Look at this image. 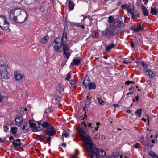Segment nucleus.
Here are the masks:
<instances>
[{"label":"nucleus","mask_w":158,"mask_h":158,"mask_svg":"<svg viewBox=\"0 0 158 158\" xmlns=\"http://www.w3.org/2000/svg\"><path fill=\"white\" fill-rule=\"evenodd\" d=\"M87 125L84 121L81 122V124L79 128L76 129L77 133L82 138L83 141L85 143L87 151L90 158H93V153L94 149L95 148V145L92 143L90 136L89 135L85 136L86 133L85 130L86 129Z\"/></svg>","instance_id":"nucleus-1"},{"label":"nucleus","mask_w":158,"mask_h":158,"mask_svg":"<svg viewBox=\"0 0 158 158\" xmlns=\"http://www.w3.org/2000/svg\"><path fill=\"white\" fill-rule=\"evenodd\" d=\"M9 16L10 19L16 22L23 23L26 19V12L18 8L11 9Z\"/></svg>","instance_id":"nucleus-2"},{"label":"nucleus","mask_w":158,"mask_h":158,"mask_svg":"<svg viewBox=\"0 0 158 158\" xmlns=\"http://www.w3.org/2000/svg\"><path fill=\"white\" fill-rule=\"evenodd\" d=\"M67 42V34L65 32H63L62 36H58L53 42V43H55V44L53 45L54 51L55 52L59 51L62 47Z\"/></svg>","instance_id":"nucleus-3"},{"label":"nucleus","mask_w":158,"mask_h":158,"mask_svg":"<svg viewBox=\"0 0 158 158\" xmlns=\"http://www.w3.org/2000/svg\"><path fill=\"white\" fill-rule=\"evenodd\" d=\"M9 67L6 64L0 65V75L1 77L4 79H8L10 77V74L9 71Z\"/></svg>","instance_id":"nucleus-4"},{"label":"nucleus","mask_w":158,"mask_h":158,"mask_svg":"<svg viewBox=\"0 0 158 158\" xmlns=\"http://www.w3.org/2000/svg\"><path fill=\"white\" fill-rule=\"evenodd\" d=\"M10 23L6 18L2 15H0V28L7 32H10L11 30L9 28Z\"/></svg>","instance_id":"nucleus-5"},{"label":"nucleus","mask_w":158,"mask_h":158,"mask_svg":"<svg viewBox=\"0 0 158 158\" xmlns=\"http://www.w3.org/2000/svg\"><path fill=\"white\" fill-rule=\"evenodd\" d=\"M114 31L113 29H106L102 31V34L105 37L113 36L115 35Z\"/></svg>","instance_id":"nucleus-6"},{"label":"nucleus","mask_w":158,"mask_h":158,"mask_svg":"<svg viewBox=\"0 0 158 158\" xmlns=\"http://www.w3.org/2000/svg\"><path fill=\"white\" fill-rule=\"evenodd\" d=\"M93 151L94 152L93 153V156L94 154L96 156H99L102 157H104L106 156L105 152L101 149H97L96 146H95V148L94 149Z\"/></svg>","instance_id":"nucleus-7"},{"label":"nucleus","mask_w":158,"mask_h":158,"mask_svg":"<svg viewBox=\"0 0 158 158\" xmlns=\"http://www.w3.org/2000/svg\"><path fill=\"white\" fill-rule=\"evenodd\" d=\"M52 110L50 108H48L46 109L45 112L44 114V118H53V115L51 113Z\"/></svg>","instance_id":"nucleus-8"},{"label":"nucleus","mask_w":158,"mask_h":158,"mask_svg":"<svg viewBox=\"0 0 158 158\" xmlns=\"http://www.w3.org/2000/svg\"><path fill=\"white\" fill-rule=\"evenodd\" d=\"M14 78L15 80L20 81H22L23 74L19 71H16L14 73Z\"/></svg>","instance_id":"nucleus-9"},{"label":"nucleus","mask_w":158,"mask_h":158,"mask_svg":"<svg viewBox=\"0 0 158 158\" xmlns=\"http://www.w3.org/2000/svg\"><path fill=\"white\" fill-rule=\"evenodd\" d=\"M81 58L78 57H76L73 60L71 64V65H78L80 63Z\"/></svg>","instance_id":"nucleus-10"},{"label":"nucleus","mask_w":158,"mask_h":158,"mask_svg":"<svg viewBox=\"0 0 158 158\" xmlns=\"http://www.w3.org/2000/svg\"><path fill=\"white\" fill-rule=\"evenodd\" d=\"M27 109L26 108L22 109L20 111L19 113V116H18L16 117L15 118H22V116L23 115H25L27 113Z\"/></svg>","instance_id":"nucleus-11"},{"label":"nucleus","mask_w":158,"mask_h":158,"mask_svg":"<svg viewBox=\"0 0 158 158\" xmlns=\"http://www.w3.org/2000/svg\"><path fill=\"white\" fill-rule=\"evenodd\" d=\"M127 12L131 15L133 14L134 11V6L133 5L129 4L127 7Z\"/></svg>","instance_id":"nucleus-12"},{"label":"nucleus","mask_w":158,"mask_h":158,"mask_svg":"<svg viewBox=\"0 0 158 158\" xmlns=\"http://www.w3.org/2000/svg\"><path fill=\"white\" fill-rule=\"evenodd\" d=\"M42 125L43 127V129H44V128L48 129V127H49L50 129L52 128V126L50 125V123L47 122L45 121L43 122Z\"/></svg>","instance_id":"nucleus-13"},{"label":"nucleus","mask_w":158,"mask_h":158,"mask_svg":"<svg viewBox=\"0 0 158 158\" xmlns=\"http://www.w3.org/2000/svg\"><path fill=\"white\" fill-rule=\"evenodd\" d=\"M146 74L149 78L153 77L155 76V73L152 71L146 69Z\"/></svg>","instance_id":"nucleus-14"},{"label":"nucleus","mask_w":158,"mask_h":158,"mask_svg":"<svg viewBox=\"0 0 158 158\" xmlns=\"http://www.w3.org/2000/svg\"><path fill=\"white\" fill-rule=\"evenodd\" d=\"M90 81L88 77H85L83 82V84L85 88L87 87L90 83Z\"/></svg>","instance_id":"nucleus-15"},{"label":"nucleus","mask_w":158,"mask_h":158,"mask_svg":"<svg viewBox=\"0 0 158 158\" xmlns=\"http://www.w3.org/2000/svg\"><path fill=\"white\" fill-rule=\"evenodd\" d=\"M56 90L60 94L62 93L64 90V87L63 85L60 83L58 85Z\"/></svg>","instance_id":"nucleus-16"},{"label":"nucleus","mask_w":158,"mask_h":158,"mask_svg":"<svg viewBox=\"0 0 158 158\" xmlns=\"http://www.w3.org/2000/svg\"><path fill=\"white\" fill-rule=\"evenodd\" d=\"M141 8L143 15L145 16H147L149 14V12L145 6L142 5L141 6Z\"/></svg>","instance_id":"nucleus-17"},{"label":"nucleus","mask_w":158,"mask_h":158,"mask_svg":"<svg viewBox=\"0 0 158 158\" xmlns=\"http://www.w3.org/2000/svg\"><path fill=\"white\" fill-rule=\"evenodd\" d=\"M108 21L111 25L113 26L114 24L116 22H118L117 20L114 19V18L111 16L109 17L108 18Z\"/></svg>","instance_id":"nucleus-18"},{"label":"nucleus","mask_w":158,"mask_h":158,"mask_svg":"<svg viewBox=\"0 0 158 158\" xmlns=\"http://www.w3.org/2000/svg\"><path fill=\"white\" fill-rule=\"evenodd\" d=\"M22 125H23L22 130L23 131V132L25 133H28L29 131V130L28 128L27 123L24 122L22 124Z\"/></svg>","instance_id":"nucleus-19"},{"label":"nucleus","mask_w":158,"mask_h":158,"mask_svg":"<svg viewBox=\"0 0 158 158\" xmlns=\"http://www.w3.org/2000/svg\"><path fill=\"white\" fill-rule=\"evenodd\" d=\"M69 5V11L72 10L74 8L75 4L71 0H69L68 2Z\"/></svg>","instance_id":"nucleus-20"},{"label":"nucleus","mask_w":158,"mask_h":158,"mask_svg":"<svg viewBox=\"0 0 158 158\" xmlns=\"http://www.w3.org/2000/svg\"><path fill=\"white\" fill-rule=\"evenodd\" d=\"M56 131L55 130L47 131H46V134L50 137L55 135Z\"/></svg>","instance_id":"nucleus-21"},{"label":"nucleus","mask_w":158,"mask_h":158,"mask_svg":"<svg viewBox=\"0 0 158 158\" xmlns=\"http://www.w3.org/2000/svg\"><path fill=\"white\" fill-rule=\"evenodd\" d=\"M13 144L15 147H20L22 144V143L20 142V140L19 139H18L15 141Z\"/></svg>","instance_id":"nucleus-22"},{"label":"nucleus","mask_w":158,"mask_h":158,"mask_svg":"<svg viewBox=\"0 0 158 158\" xmlns=\"http://www.w3.org/2000/svg\"><path fill=\"white\" fill-rule=\"evenodd\" d=\"M131 18L132 19H135L139 17V12L138 10H135L133 12V14H131Z\"/></svg>","instance_id":"nucleus-23"},{"label":"nucleus","mask_w":158,"mask_h":158,"mask_svg":"<svg viewBox=\"0 0 158 158\" xmlns=\"http://www.w3.org/2000/svg\"><path fill=\"white\" fill-rule=\"evenodd\" d=\"M43 127L42 126L38 125V126L33 129V131L35 132L38 131H42L43 130Z\"/></svg>","instance_id":"nucleus-24"},{"label":"nucleus","mask_w":158,"mask_h":158,"mask_svg":"<svg viewBox=\"0 0 158 158\" xmlns=\"http://www.w3.org/2000/svg\"><path fill=\"white\" fill-rule=\"evenodd\" d=\"M116 46V44H114L113 43L111 44H109L107 46L106 48V51H109L111 49L114 47Z\"/></svg>","instance_id":"nucleus-25"},{"label":"nucleus","mask_w":158,"mask_h":158,"mask_svg":"<svg viewBox=\"0 0 158 158\" xmlns=\"http://www.w3.org/2000/svg\"><path fill=\"white\" fill-rule=\"evenodd\" d=\"M48 39L49 38L48 36H45L42 39L41 42L43 44H45L47 43Z\"/></svg>","instance_id":"nucleus-26"},{"label":"nucleus","mask_w":158,"mask_h":158,"mask_svg":"<svg viewBox=\"0 0 158 158\" xmlns=\"http://www.w3.org/2000/svg\"><path fill=\"white\" fill-rule=\"evenodd\" d=\"M15 122H16V124L17 125L19 126H21L22 124L24 122H23V119H15Z\"/></svg>","instance_id":"nucleus-27"},{"label":"nucleus","mask_w":158,"mask_h":158,"mask_svg":"<svg viewBox=\"0 0 158 158\" xmlns=\"http://www.w3.org/2000/svg\"><path fill=\"white\" fill-rule=\"evenodd\" d=\"M142 110L141 109H139L137 110L135 112V115L138 116V117H140L141 116Z\"/></svg>","instance_id":"nucleus-28"},{"label":"nucleus","mask_w":158,"mask_h":158,"mask_svg":"<svg viewBox=\"0 0 158 158\" xmlns=\"http://www.w3.org/2000/svg\"><path fill=\"white\" fill-rule=\"evenodd\" d=\"M89 86V89L90 90L94 89L96 88L95 84L94 82L90 83Z\"/></svg>","instance_id":"nucleus-29"},{"label":"nucleus","mask_w":158,"mask_h":158,"mask_svg":"<svg viewBox=\"0 0 158 158\" xmlns=\"http://www.w3.org/2000/svg\"><path fill=\"white\" fill-rule=\"evenodd\" d=\"M74 25L76 26L80 27L83 29H85L84 24L82 23H74Z\"/></svg>","instance_id":"nucleus-30"},{"label":"nucleus","mask_w":158,"mask_h":158,"mask_svg":"<svg viewBox=\"0 0 158 158\" xmlns=\"http://www.w3.org/2000/svg\"><path fill=\"white\" fill-rule=\"evenodd\" d=\"M70 83L71 86L73 88L75 87L77 85V83L76 81L75 80H71Z\"/></svg>","instance_id":"nucleus-31"},{"label":"nucleus","mask_w":158,"mask_h":158,"mask_svg":"<svg viewBox=\"0 0 158 158\" xmlns=\"http://www.w3.org/2000/svg\"><path fill=\"white\" fill-rule=\"evenodd\" d=\"M135 87H131L129 89V92L127 94V95H132L133 93Z\"/></svg>","instance_id":"nucleus-32"},{"label":"nucleus","mask_w":158,"mask_h":158,"mask_svg":"<svg viewBox=\"0 0 158 158\" xmlns=\"http://www.w3.org/2000/svg\"><path fill=\"white\" fill-rule=\"evenodd\" d=\"M151 13L152 15H156L158 13V11L156 8H152L151 9Z\"/></svg>","instance_id":"nucleus-33"},{"label":"nucleus","mask_w":158,"mask_h":158,"mask_svg":"<svg viewBox=\"0 0 158 158\" xmlns=\"http://www.w3.org/2000/svg\"><path fill=\"white\" fill-rule=\"evenodd\" d=\"M85 113H86L85 111H83L80 113L81 118L84 119L87 117L86 115L85 114Z\"/></svg>","instance_id":"nucleus-34"},{"label":"nucleus","mask_w":158,"mask_h":158,"mask_svg":"<svg viewBox=\"0 0 158 158\" xmlns=\"http://www.w3.org/2000/svg\"><path fill=\"white\" fill-rule=\"evenodd\" d=\"M97 99L98 100V103L99 104L101 105H103L104 104L105 102L102 100L100 98H97Z\"/></svg>","instance_id":"nucleus-35"},{"label":"nucleus","mask_w":158,"mask_h":158,"mask_svg":"<svg viewBox=\"0 0 158 158\" xmlns=\"http://www.w3.org/2000/svg\"><path fill=\"white\" fill-rule=\"evenodd\" d=\"M98 33L96 31H93L92 37L97 38L98 37Z\"/></svg>","instance_id":"nucleus-36"},{"label":"nucleus","mask_w":158,"mask_h":158,"mask_svg":"<svg viewBox=\"0 0 158 158\" xmlns=\"http://www.w3.org/2000/svg\"><path fill=\"white\" fill-rule=\"evenodd\" d=\"M11 131L13 134H16V133H17V128L16 127H12L11 129Z\"/></svg>","instance_id":"nucleus-37"},{"label":"nucleus","mask_w":158,"mask_h":158,"mask_svg":"<svg viewBox=\"0 0 158 158\" xmlns=\"http://www.w3.org/2000/svg\"><path fill=\"white\" fill-rule=\"evenodd\" d=\"M39 11L41 13H43L45 11V9L44 7L43 6L40 7L39 9Z\"/></svg>","instance_id":"nucleus-38"},{"label":"nucleus","mask_w":158,"mask_h":158,"mask_svg":"<svg viewBox=\"0 0 158 158\" xmlns=\"http://www.w3.org/2000/svg\"><path fill=\"white\" fill-rule=\"evenodd\" d=\"M87 99L85 101V105L86 107H89L90 105V99H88V96H87Z\"/></svg>","instance_id":"nucleus-39"},{"label":"nucleus","mask_w":158,"mask_h":158,"mask_svg":"<svg viewBox=\"0 0 158 158\" xmlns=\"http://www.w3.org/2000/svg\"><path fill=\"white\" fill-rule=\"evenodd\" d=\"M141 144L142 145H145L148 146H149V142L148 141H143L141 142Z\"/></svg>","instance_id":"nucleus-40"},{"label":"nucleus","mask_w":158,"mask_h":158,"mask_svg":"<svg viewBox=\"0 0 158 158\" xmlns=\"http://www.w3.org/2000/svg\"><path fill=\"white\" fill-rule=\"evenodd\" d=\"M29 126L31 128H33V129L36 127V125L35 123H29Z\"/></svg>","instance_id":"nucleus-41"},{"label":"nucleus","mask_w":158,"mask_h":158,"mask_svg":"<svg viewBox=\"0 0 158 158\" xmlns=\"http://www.w3.org/2000/svg\"><path fill=\"white\" fill-rule=\"evenodd\" d=\"M70 55V53L69 52H64V55L65 56V57L67 59H68L69 58Z\"/></svg>","instance_id":"nucleus-42"},{"label":"nucleus","mask_w":158,"mask_h":158,"mask_svg":"<svg viewBox=\"0 0 158 158\" xmlns=\"http://www.w3.org/2000/svg\"><path fill=\"white\" fill-rule=\"evenodd\" d=\"M68 51V48L65 44L63 46V52H67Z\"/></svg>","instance_id":"nucleus-43"},{"label":"nucleus","mask_w":158,"mask_h":158,"mask_svg":"<svg viewBox=\"0 0 158 158\" xmlns=\"http://www.w3.org/2000/svg\"><path fill=\"white\" fill-rule=\"evenodd\" d=\"M124 26V23L120 22L117 25V27L119 28H121L122 27H123Z\"/></svg>","instance_id":"nucleus-44"},{"label":"nucleus","mask_w":158,"mask_h":158,"mask_svg":"<svg viewBox=\"0 0 158 158\" xmlns=\"http://www.w3.org/2000/svg\"><path fill=\"white\" fill-rule=\"evenodd\" d=\"M51 138L50 137L48 136V138H47L46 139V141L47 143H48L49 145L50 146V141L51 140Z\"/></svg>","instance_id":"nucleus-45"},{"label":"nucleus","mask_w":158,"mask_h":158,"mask_svg":"<svg viewBox=\"0 0 158 158\" xmlns=\"http://www.w3.org/2000/svg\"><path fill=\"white\" fill-rule=\"evenodd\" d=\"M132 29L135 32H137L139 31L138 28L136 26H135L134 27H133Z\"/></svg>","instance_id":"nucleus-46"},{"label":"nucleus","mask_w":158,"mask_h":158,"mask_svg":"<svg viewBox=\"0 0 158 158\" xmlns=\"http://www.w3.org/2000/svg\"><path fill=\"white\" fill-rule=\"evenodd\" d=\"M100 135L98 133L96 134L94 136V138L97 140H99L100 139Z\"/></svg>","instance_id":"nucleus-47"},{"label":"nucleus","mask_w":158,"mask_h":158,"mask_svg":"<svg viewBox=\"0 0 158 158\" xmlns=\"http://www.w3.org/2000/svg\"><path fill=\"white\" fill-rule=\"evenodd\" d=\"M71 77V75L70 73H68L67 75V77L65 79L67 80H69Z\"/></svg>","instance_id":"nucleus-48"},{"label":"nucleus","mask_w":158,"mask_h":158,"mask_svg":"<svg viewBox=\"0 0 158 158\" xmlns=\"http://www.w3.org/2000/svg\"><path fill=\"white\" fill-rule=\"evenodd\" d=\"M4 131L5 132H6L9 129V127L8 126L5 125L3 127Z\"/></svg>","instance_id":"nucleus-49"},{"label":"nucleus","mask_w":158,"mask_h":158,"mask_svg":"<svg viewBox=\"0 0 158 158\" xmlns=\"http://www.w3.org/2000/svg\"><path fill=\"white\" fill-rule=\"evenodd\" d=\"M69 135V134L68 132H64L62 133V135L64 136L65 137H67Z\"/></svg>","instance_id":"nucleus-50"},{"label":"nucleus","mask_w":158,"mask_h":158,"mask_svg":"<svg viewBox=\"0 0 158 158\" xmlns=\"http://www.w3.org/2000/svg\"><path fill=\"white\" fill-rule=\"evenodd\" d=\"M139 146V143H137L135 144H134L133 146L134 148H138Z\"/></svg>","instance_id":"nucleus-51"},{"label":"nucleus","mask_w":158,"mask_h":158,"mask_svg":"<svg viewBox=\"0 0 158 158\" xmlns=\"http://www.w3.org/2000/svg\"><path fill=\"white\" fill-rule=\"evenodd\" d=\"M149 154L152 157L156 155L155 153L152 151L149 152Z\"/></svg>","instance_id":"nucleus-52"},{"label":"nucleus","mask_w":158,"mask_h":158,"mask_svg":"<svg viewBox=\"0 0 158 158\" xmlns=\"http://www.w3.org/2000/svg\"><path fill=\"white\" fill-rule=\"evenodd\" d=\"M128 6L127 4H125L124 5H122L121 6V8L122 9H124Z\"/></svg>","instance_id":"nucleus-53"},{"label":"nucleus","mask_w":158,"mask_h":158,"mask_svg":"<svg viewBox=\"0 0 158 158\" xmlns=\"http://www.w3.org/2000/svg\"><path fill=\"white\" fill-rule=\"evenodd\" d=\"M106 158H118V156L116 155H110Z\"/></svg>","instance_id":"nucleus-54"},{"label":"nucleus","mask_w":158,"mask_h":158,"mask_svg":"<svg viewBox=\"0 0 158 158\" xmlns=\"http://www.w3.org/2000/svg\"><path fill=\"white\" fill-rule=\"evenodd\" d=\"M9 139L10 142L12 143V144H13L15 141V140H14L13 137L12 136H11L9 137Z\"/></svg>","instance_id":"nucleus-55"},{"label":"nucleus","mask_w":158,"mask_h":158,"mask_svg":"<svg viewBox=\"0 0 158 158\" xmlns=\"http://www.w3.org/2000/svg\"><path fill=\"white\" fill-rule=\"evenodd\" d=\"M142 66L145 68L146 69L147 67V65L145 64L144 62H142Z\"/></svg>","instance_id":"nucleus-56"},{"label":"nucleus","mask_w":158,"mask_h":158,"mask_svg":"<svg viewBox=\"0 0 158 158\" xmlns=\"http://www.w3.org/2000/svg\"><path fill=\"white\" fill-rule=\"evenodd\" d=\"M42 123L43 122L41 120L38 121L37 122L38 125L42 126Z\"/></svg>","instance_id":"nucleus-57"},{"label":"nucleus","mask_w":158,"mask_h":158,"mask_svg":"<svg viewBox=\"0 0 158 158\" xmlns=\"http://www.w3.org/2000/svg\"><path fill=\"white\" fill-rule=\"evenodd\" d=\"M138 28V29L139 30V31L140 30L142 31L143 29V28L141 25L139 26Z\"/></svg>","instance_id":"nucleus-58"},{"label":"nucleus","mask_w":158,"mask_h":158,"mask_svg":"<svg viewBox=\"0 0 158 158\" xmlns=\"http://www.w3.org/2000/svg\"><path fill=\"white\" fill-rule=\"evenodd\" d=\"M14 136L16 138H17L19 137V134L16 133V134H14Z\"/></svg>","instance_id":"nucleus-59"},{"label":"nucleus","mask_w":158,"mask_h":158,"mask_svg":"<svg viewBox=\"0 0 158 158\" xmlns=\"http://www.w3.org/2000/svg\"><path fill=\"white\" fill-rule=\"evenodd\" d=\"M79 151L77 150H76L75 151V153L74 154L77 155V156L79 154Z\"/></svg>","instance_id":"nucleus-60"},{"label":"nucleus","mask_w":158,"mask_h":158,"mask_svg":"<svg viewBox=\"0 0 158 158\" xmlns=\"http://www.w3.org/2000/svg\"><path fill=\"white\" fill-rule=\"evenodd\" d=\"M113 106L115 107H118L119 106V105L117 104H114Z\"/></svg>","instance_id":"nucleus-61"},{"label":"nucleus","mask_w":158,"mask_h":158,"mask_svg":"<svg viewBox=\"0 0 158 158\" xmlns=\"http://www.w3.org/2000/svg\"><path fill=\"white\" fill-rule=\"evenodd\" d=\"M3 98V97L2 96H0V103L2 101Z\"/></svg>","instance_id":"nucleus-62"},{"label":"nucleus","mask_w":158,"mask_h":158,"mask_svg":"<svg viewBox=\"0 0 158 158\" xmlns=\"http://www.w3.org/2000/svg\"><path fill=\"white\" fill-rule=\"evenodd\" d=\"M61 145L63 147H65L66 146V144L65 143H62L61 144Z\"/></svg>","instance_id":"nucleus-63"},{"label":"nucleus","mask_w":158,"mask_h":158,"mask_svg":"<svg viewBox=\"0 0 158 158\" xmlns=\"http://www.w3.org/2000/svg\"><path fill=\"white\" fill-rule=\"evenodd\" d=\"M77 157V155L75 154H74L72 156H71V158H76Z\"/></svg>","instance_id":"nucleus-64"}]
</instances>
